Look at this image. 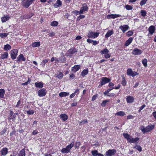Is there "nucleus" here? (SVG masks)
I'll return each instance as SVG.
<instances>
[{
	"label": "nucleus",
	"mask_w": 156,
	"mask_h": 156,
	"mask_svg": "<svg viewBox=\"0 0 156 156\" xmlns=\"http://www.w3.org/2000/svg\"><path fill=\"white\" fill-rule=\"evenodd\" d=\"M74 145V142H73L71 144L67 146L66 147L62 148L61 151V152L63 154L69 153Z\"/></svg>",
	"instance_id": "nucleus-1"
},
{
	"label": "nucleus",
	"mask_w": 156,
	"mask_h": 156,
	"mask_svg": "<svg viewBox=\"0 0 156 156\" xmlns=\"http://www.w3.org/2000/svg\"><path fill=\"white\" fill-rule=\"evenodd\" d=\"M154 128V126L151 125L148 126L146 128H144L143 126H142L140 129L143 133H145L146 132H149L151 130Z\"/></svg>",
	"instance_id": "nucleus-2"
},
{
	"label": "nucleus",
	"mask_w": 156,
	"mask_h": 156,
	"mask_svg": "<svg viewBox=\"0 0 156 156\" xmlns=\"http://www.w3.org/2000/svg\"><path fill=\"white\" fill-rule=\"evenodd\" d=\"M99 35V33L90 31L88 32L87 34V37L90 38H95L97 37Z\"/></svg>",
	"instance_id": "nucleus-3"
},
{
	"label": "nucleus",
	"mask_w": 156,
	"mask_h": 156,
	"mask_svg": "<svg viewBox=\"0 0 156 156\" xmlns=\"http://www.w3.org/2000/svg\"><path fill=\"white\" fill-rule=\"evenodd\" d=\"M126 74L128 76L134 77L138 74L136 72L132 71L131 69H128L127 70Z\"/></svg>",
	"instance_id": "nucleus-4"
},
{
	"label": "nucleus",
	"mask_w": 156,
	"mask_h": 156,
	"mask_svg": "<svg viewBox=\"0 0 156 156\" xmlns=\"http://www.w3.org/2000/svg\"><path fill=\"white\" fill-rule=\"evenodd\" d=\"M18 51L17 49H14L10 51V56L12 59L16 58L17 55Z\"/></svg>",
	"instance_id": "nucleus-5"
},
{
	"label": "nucleus",
	"mask_w": 156,
	"mask_h": 156,
	"mask_svg": "<svg viewBox=\"0 0 156 156\" xmlns=\"http://www.w3.org/2000/svg\"><path fill=\"white\" fill-rule=\"evenodd\" d=\"M32 4L29 0H22V5L24 7L28 8Z\"/></svg>",
	"instance_id": "nucleus-6"
},
{
	"label": "nucleus",
	"mask_w": 156,
	"mask_h": 156,
	"mask_svg": "<svg viewBox=\"0 0 156 156\" xmlns=\"http://www.w3.org/2000/svg\"><path fill=\"white\" fill-rule=\"evenodd\" d=\"M88 8L86 4H83L82 7L80 8V11H79V14H83L86 11H87Z\"/></svg>",
	"instance_id": "nucleus-7"
},
{
	"label": "nucleus",
	"mask_w": 156,
	"mask_h": 156,
	"mask_svg": "<svg viewBox=\"0 0 156 156\" xmlns=\"http://www.w3.org/2000/svg\"><path fill=\"white\" fill-rule=\"evenodd\" d=\"M46 94V90L44 88H42L37 92L38 95L40 97L45 96Z\"/></svg>",
	"instance_id": "nucleus-8"
},
{
	"label": "nucleus",
	"mask_w": 156,
	"mask_h": 156,
	"mask_svg": "<svg viewBox=\"0 0 156 156\" xmlns=\"http://www.w3.org/2000/svg\"><path fill=\"white\" fill-rule=\"evenodd\" d=\"M116 153V150L114 149L109 150L105 153L106 156H111L114 155Z\"/></svg>",
	"instance_id": "nucleus-9"
},
{
	"label": "nucleus",
	"mask_w": 156,
	"mask_h": 156,
	"mask_svg": "<svg viewBox=\"0 0 156 156\" xmlns=\"http://www.w3.org/2000/svg\"><path fill=\"white\" fill-rule=\"evenodd\" d=\"M142 51L140 49L137 48H134L132 52V54L135 55H139L142 53Z\"/></svg>",
	"instance_id": "nucleus-10"
},
{
	"label": "nucleus",
	"mask_w": 156,
	"mask_h": 156,
	"mask_svg": "<svg viewBox=\"0 0 156 156\" xmlns=\"http://www.w3.org/2000/svg\"><path fill=\"white\" fill-rule=\"evenodd\" d=\"M76 52V51L75 49H70L68 51V53L66 54V56H72V55L74 53Z\"/></svg>",
	"instance_id": "nucleus-11"
},
{
	"label": "nucleus",
	"mask_w": 156,
	"mask_h": 156,
	"mask_svg": "<svg viewBox=\"0 0 156 156\" xmlns=\"http://www.w3.org/2000/svg\"><path fill=\"white\" fill-rule=\"evenodd\" d=\"M111 80L110 79L106 77H103L101 79V85L102 86L105 84L109 82Z\"/></svg>",
	"instance_id": "nucleus-12"
},
{
	"label": "nucleus",
	"mask_w": 156,
	"mask_h": 156,
	"mask_svg": "<svg viewBox=\"0 0 156 156\" xmlns=\"http://www.w3.org/2000/svg\"><path fill=\"white\" fill-rule=\"evenodd\" d=\"M119 28L122 30L123 32L124 33L129 29V27L128 25H124L120 26Z\"/></svg>",
	"instance_id": "nucleus-13"
},
{
	"label": "nucleus",
	"mask_w": 156,
	"mask_h": 156,
	"mask_svg": "<svg viewBox=\"0 0 156 156\" xmlns=\"http://www.w3.org/2000/svg\"><path fill=\"white\" fill-rule=\"evenodd\" d=\"M148 30L151 35H152L155 31V27L154 26H151L148 28Z\"/></svg>",
	"instance_id": "nucleus-14"
},
{
	"label": "nucleus",
	"mask_w": 156,
	"mask_h": 156,
	"mask_svg": "<svg viewBox=\"0 0 156 156\" xmlns=\"http://www.w3.org/2000/svg\"><path fill=\"white\" fill-rule=\"evenodd\" d=\"M121 16L119 14H109L107 16L108 19H110L111 18L115 19V18Z\"/></svg>",
	"instance_id": "nucleus-15"
},
{
	"label": "nucleus",
	"mask_w": 156,
	"mask_h": 156,
	"mask_svg": "<svg viewBox=\"0 0 156 156\" xmlns=\"http://www.w3.org/2000/svg\"><path fill=\"white\" fill-rule=\"evenodd\" d=\"M18 114L17 113H13L11 112L10 113V115L9 117V119L10 120H12L13 121L15 120V119L16 117V115H18Z\"/></svg>",
	"instance_id": "nucleus-16"
},
{
	"label": "nucleus",
	"mask_w": 156,
	"mask_h": 156,
	"mask_svg": "<svg viewBox=\"0 0 156 156\" xmlns=\"http://www.w3.org/2000/svg\"><path fill=\"white\" fill-rule=\"evenodd\" d=\"M8 149L7 148L5 147L2 149L0 151V154L2 155L5 156L8 153Z\"/></svg>",
	"instance_id": "nucleus-17"
},
{
	"label": "nucleus",
	"mask_w": 156,
	"mask_h": 156,
	"mask_svg": "<svg viewBox=\"0 0 156 156\" xmlns=\"http://www.w3.org/2000/svg\"><path fill=\"white\" fill-rule=\"evenodd\" d=\"M21 60L23 61H25L26 60L25 58L24 57L23 55L22 54H21L19 55L17 58L16 61L17 62H19Z\"/></svg>",
	"instance_id": "nucleus-18"
},
{
	"label": "nucleus",
	"mask_w": 156,
	"mask_h": 156,
	"mask_svg": "<svg viewBox=\"0 0 156 156\" xmlns=\"http://www.w3.org/2000/svg\"><path fill=\"white\" fill-rule=\"evenodd\" d=\"M139 138H133L132 137H130L129 139L128 140V141L130 143L136 142L139 140Z\"/></svg>",
	"instance_id": "nucleus-19"
},
{
	"label": "nucleus",
	"mask_w": 156,
	"mask_h": 156,
	"mask_svg": "<svg viewBox=\"0 0 156 156\" xmlns=\"http://www.w3.org/2000/svg\"><path fill=\"white\" fill-rule=\"evenodd\" d=\"M126 101L127 103H132L133 102L134 98L131 96H128L126 98Z\"/></svg>",
	"instance_id": "nucleus-20"
},
{
	"label": "nucleus",
	"mask_w": 156,
	"mask_h": 156,
	"mask_svg": "<svg viewBox=\"0 0 156 156\" xmlns=\"http://www.w3.org/2000/svg\"><path fill=\"white\" fill-rule=\"evenodd\" d=\"M60 119H61L65 121L67 120L68 118V116L65 114H61L59 116Z\"/></svg>",
	"instance_id": "nucleus-21"
},
{
	"label": "nucleus",
	"mask_w": 156,
	"mask_h": 156,
	"mask_svg": "<svg viewBox=\"0 0 156 156\" xmlns=\"http://www.w3.org/2000/svg\"><path fill=\"white\" fill-rule=\"evenodd\" d=\"M80 68V66L79 65H75L72 68V70L74 72H76Z\"/></svg>",
	"instance_id": "nucleus-22"
},
{
	"label": "nucleus",
	"mask_w": 156,
	"mask_h": 156,
	"mask_svg": "<svg viewBox=\"0 0 156 156\" xmlns=\"http://www.w3.org/2000/svg\"><path fill=\"white\" fill-rule=\"evenodd\" d=\"M113 33L114 32L113 30H109L105 34V37L106 38H108L112 35Z\"/></svg>",
	"instance_id": "nucleus-23"
},
{
	"label": "nucleus",
	"mask_w": 156,
	"mask_h": 156,
	"mask_svg": "<svg viewBox=\"0 0 156 156\" xmlns=\"http://www.w3.org/2000/svg\"><path fill=\"white\" fill-rule=\"evenodd\" d=\"M8 54L7 52H4L2 54H1L0 58L2 59L7 58L8 57Z\"/></svg>",
	"instance_id": "nucleus-24"
},
{
	"label": "nucleus",
	"mask_w": 156,
	"mask_h": 156,
	"mask_svg": "<svg viewBox=\"0 0 156 156\" xmlns=\"http://www.w3.org/2000/svg\"><path fill=\"white\" fill-rule=\"evenodd\" d=\"M62 4V2L60 0H58L56 1V3L54 4V6L55 8H56L61 5Z\"/></svg>",
	"instance_id": "nucleus-25"
},
{
	"label": "nucleus",
	"mask_w": 156,
	"mask_h": 156,
	"mask_svg": "<svg viewBox=\"0 0 156 156\" xmlns=\"http://www.w3.org/2000/svg\"><path fill=\"white\" fill-rule=\"evenodd\" d=\"M25 152L24 149H22L18 154L17 156H25Z\"/></svg>",
	"instance_id": "nucleus-26"
},
{
	"label": "nucleus",
	"mask_w": 156,
	"mask_h": 156,
	"mask_svg": "<svg viewBox=\"0 0 156 156\" xmlns=\"http://www.w3.org/2000/svg\"><path fill=\"white\" fill-rule=\"evenodd\" d=\"M69 95V93L66 92H60L59 94V95L60 97H66L67 96H68Z\"/></svg>",
	"instance_id": "nucleus-27"
},
{
	"label": "nucleus",
	"mask_w": 156,
	"mask_h": 156,
	"mask_svg": "<svg viewBox=\"0 0 156 156\" xmlns=\"http://www.w3.org/2000/svg\"><path fill=\"white\" fill-rule=\"evenodd\" d=\"M60 61L62 63H64L65 62L66 60V58L64 56V54L63 52H62L61 53V57L60 58Z\"/></svg>",
	"instance_id": "nucleus-28"
},
{
	"label": "nucleus",
	"mask_w": 156,
	"mask_h": 156,
	"mask_svg": "<svg viewBox=\"0 0 156 156\" xmlns=\"http://www.w3.org/2000/svg\"><path fill=\"white\" fill-rule=\"evenodd\" d=\"M34 84L37 87L42 88L43 87V83L41 82H36Z\"/></svg>",
	"instance_id": "nucleus-29"
},
{
	"label": "nucleus",
	"mask_w": 156,
	"mask_h": 156,
	"mask_svg": "<svg viewBox=\"0 0 156 156\" xmlns=\"http://www.w3.org/2000/svg\"><path fill=\"white\" fill-rule=\"evenodd\" d=\"M9 19V16L7 15L5 16L2 17L1 18L2 21L3 23L5 22L6 21L8 20Z\"/></svg>",
	"instance_id": "nucleus-30"
},
{
	"label": "nucleus",
	"mask_w": 156,
	"mask_h": 156,
	"mask_svg": "<svg viewBox=\"0 0 156 156\" xmlns=\"http://www.w3.org/2000/svg\"><path fill=\"white\" fill-rule=\"evenodd\" d=\"M133 38H132V37L129 38L126 41V43L125 44V46H128L133 41Z\"/></svg>",
	"instance_id": "nucleus-31"
},
{
	"label": "nucleus",
	"mask_w": 156,
	"mask_h": 156,
	"mask_svg": "<svg viewBox=\"0 0 156 156\" xmlns=\"http://www.w3.org/2000/svg\"><path fill=\"white\" fill-rule=\"evenodd\" d=\"M109 52L107 48H105V49L101 50L100 52L101 55H104L107 54Z\"/></svg>",
	"instance_id": "nucleus-32"
},
{
	"label": "nucleus",
	"mask_w": 156,
	"mask_h": 156,
	"mask_svg": "<svg viewBox=\"0 0 156 156\" xmlns=\"http://www.w3.org/2000/svg\"><path fill=\"white\" fill-rule=\"evenodd\" d=\"M40 42H34L31 45L33 48L39 47L40 46Z\"/></svg>",
	"instance_id": "nucleus-33"
},
{
	"label": "nucleus",
	"mask_w": 156,
	"mask_h": 156,
	"mask_svg": "<svg viewBox=\"0 0 156 156\" xmlns=\"http://www.w3.org/2000/svg\"><path fill=\"white\" fill-rule=\"evenodd\" d=\"M63 76V74L62 72H59L56 74V77L59 79H62Z\"/></svg>",
	"instance_id": "nucleus-34"
},
{
	"label": "nucleus",
	"mask_w": 156,
	"mask_h": 156,
	"mask_svg": "<svg viewBox=\"0 0 156 156\" xmlns=\"http://www.w3.org/2000/svg\"><path fill=\"white\" fill-rule=\"evenodd\" d=\"M88 72V69H84L83 71L81 73V75L83 77H84V76L86 75H87Z\"/></svg>",
	"instance_id": "nucleus-35"
},
{
	"label": "nucleus",
	"mask_w": 156,
	"mask_h": 156,
	"mask_svg": "<svg viewBox=\"0 0 156 156\" xmlns=\"http://www.w3.org/2000/svg\"><path fill=\"white\" fill-rule=\"evenodd\" d=\"M11 47L9 44H7L4 46V49L5 51H8L10 49Z\"/></svg>",
	"instance_id": "nucleus-36"
},
{
	"label": "nucleus",
	"mask_w": 156,
	"mask_h": 156,
	"mask_svg": "<svg viewBox=\"0 0 156 156\" xmlns=\"http://www.w3.org/2000/svg\"><path fill=\"white\" fill-rule=\"evenodd\" d=\"M115 115L122 116L126 115V114L123 112L121 111L116 113L115 114Z\"/></svg>",
	"instance_id": "nucleus-37"
},
{
	"label": "nucleus",
	"mask_w": 156,
	"mask_h": 156,
	"mask_svg": "<svg viewBox=\"0 0 156 156\" xmlns=\"http://www.w3.org/2000/svg\"><path fill=\"white\" fill-rule=\"evenodd\" d=\"M5 90L4 89H0V97L2 98H4V94H5Z\"/></svg>",
	"instance_id": "nucleus-38"
},
{
	"label": "nucleus",
	"mask_w": 156,
	"mask_h": 156,
	"mask_svg": "<svg viewBox=\"0 0 156 156\" xmlns=\"http://www.w3.org/2000/svg\"><path fill=\"white\" fill-rule=\"evenodd\" d=\"M48 62V60L47 59H45L43 60L41 64V66L42 67H44L45 65V64L46 63Z\"/></svg>",
	"instance_id": "nucleus-39"
},
{
	"label": "nucleus",
	"mask_w": 156,
	"mask_h": 156,
	"mask_svg": "<svg viewBox=\"0 0 156 156\" xmlns=\"http://www.w3.org/2000/svg\"><path fill=\"white\" fill-rule=\"evenodd\" d=\"M110 101L109 100L106 99L103 101L101 103V105L102 107H105L106 105V103L109 102Z\"/></svg>",
	"instance_id": "nucleus-40"
},
{
	"label": "nucleus",
	"mask_w": 156,
	"mask_h": 156,
	"mask_svg": "<svg viewBox=\"0 0 156 156\" xmlns=\"http://www.w3.org/2000/svg\"><path fill=\"white\" fill-rule=\"evenodd\" d=\"M34 14L33 13H30L29 14H28L26 15H24V18L25 19H28L32 17L34 15Z\"/></svg>",
	"instance_id": "nucleus-41"
},
{
	"label": "nucleus",
	"mask_w": 156,
	"mask_h": 156,
	"mask_svg": "<svg viewBox=\"0 0 156 156\" xmlns=\"http://www.w3.org/2000/svg\"><path fill=\"white\" fill-rule=\"evenodd\" d=\"M122 82L121 83L123 86H125L126 84V82L125 79V77L124 76H122Z\"/></svg>",
	"instance_id": "nucleus-42"
},
{
	"label": "nucleus",
	"mask_w": 156,
	"mask_h": 156,
	"mask_svg": "<svg viewBox=\"0 0 156 156\" xmlns=\"http://www.w3.org/2000/svg\"><path fill=\"white\" fill-rule=\"evenodd\" d=\"M58 24V22L56 21H54L51 23V25L52 27L57 26Z\"/></svg>",
	"instance_id": "nucleus-43"
},
{
	"label": "nucleus",
	"mask_w": 156,
	"mask_h": 156,
	"mask_svg": "<svg viewBox=\"0 0 156 156\" xmlns=\"http://www.w3.org/2000/svg\"><path fill=\"white\" fill-rule=\"evenodd\" d=\"M91 153L93 156H97L98 154V151L97 150L92 151Z\"/></svg>",
	"instance_id": "nucleus-44"
},
{
	"label": "nucleus",
	"mask_w": 156,
	"mask_h": 156,
	"mask_svg": "<svg viewBox=\"0 0 156 156\" xmlns=\"http://www.w3.org/2000/svg\"><path fill=\"white\" fill-rule=\"evenodd\" d=\"M8 34L5 33H0V37L1 38H3L6 37Z\"/></svg>",
	"instance_id": "nucleus-45"
},
{
	"label": "nucleus",
	"mask_w": 156,
	"mask_h": 156,
	"mask_svg": "<svg viewBox=\"0 0 156 156\" xmlns=\"http://www.w3.org/2000/svg\"><path fill=\"white\" fill-rule=\"evenodd\" d=\"M134 148L137 149L140 152L142 150L141 147L139 145H136Z\"/></svg>",
	"instance_id": "nucleus-46"
},
{
	"label": "nucleus",
	"mask_w": 156,
	"mask_h": 156,
	"mask_svg": "<svg viewBox=\"0 0 156 156\" xmlns=\"http://www.w3.org/2000/svg\"><path fill=\"white\" fill-rule=\"evenodd\" d=\"M147 60L146 59H144L142 61V63L144 66L146 67L147 66Z\"/></svg>",
	"instance_id": "nucleus-47"
},
{
	"label": "nucleus",
	"mask_w": 156,
	"mask_h": 156,
	"mask_svg": "<svg viewBox=\"0 0 156 156\" xmlns=\"http://www.w3.org/2000/svg\"><path fill=\"white\" fill-rule=\"evenodd\" d=\"M123 136L127 140L129 139V138L130 137L129 135L127 133H124L123 134Z\"/></svg>",
	"instance_id": "nucleus-48"
},
{
	"label": "nucleus",
	"mask_w": 156,
	"mask_h": 156,
	"mask_svg": "<svg viewBox=\"0 0 156 156\" xmlns=\"http://www.w3.org/2000/svg\"><path fill=\"white\" fill-rule=\"evenodd\" d=\"M26 112L27 114L29 115H32L34 113V111L32 110L27 111Z\"/></svg>",
	"instance_id": "nucleus-49"
},
{
	"label": "nucleus",
	"mask_w": 156,
	"mask_h": 156,
	"mask_svg": "<svg viewBox=\"0 0 156 156\" xmlns=\"http://www.w3.org/2000/svg\"><path fill=\"white\" fill-rule=\"evenodd\" d=\"M133 34V32L132 30L128 31L126 33V35L128 37L132 36Z\"/></svg>",
	"instance_id": "nucleus-50"
},
{
	"label": "nucleus",
	"mask_w": 156,
	"mask_h": 156,
	"mask_svg": "<svg viewBox=\"0 0 156 156\" xmlns=\"http://www.w3.org/2000/svg\"><path fill=\"white\" fill-rule=\"evenodd\" d=\"M7 127H5L1 131V134L2 135L4 134L7 131Z\"/></svg>",
	"instance_id": "nucleus-51"
},
{
	"label": "nucleus",
	"mask_w": 156,
	"mask_h": 156,
	"mask_svg": "<svg viewBox=\"0 0 156 156\" xmlns=\"http://www.w3.org/2000/svg\"><path fill=\"white\" fill-rule=\"evenodd\" d=\"M125 7L126 9L128 10H132L133 9V7L132 6L128 5H126Z\"/></svg>",
	"instance_id": "nucleus-52"
},
{
	"label": "nucleus",
	"mask_w": 156,
	"mask_h": 156,
	"mask_svg": "<svg viewBox=\"0 0 156 156\" xmlns=\"http://www.w3.org/2000/svg\"><path fill=\"white\" fill-rule=\"evenodd\" d=\"M140 13L142 16H145L146 14V12L144 10H142L141 11Z\"/></svg>",
	"instance_id": "nucleus-53"
},
{
	"label": "nucleus",
	"mask_w": 156,
	"mask_h": 156,
	"mask_svg": "<svg viewBox=\"0 0 156 156\" xmlns=\"http://www.w3.org/2000/svg\"><path fill=\"white\" fill-rule=\"evenodd\" d=\"M87 119H84L82 120L80 122V124L81 125H83L87 123Z\"/></svg>",
	"instance_id": "nucleus-54"
},
{
	"label": "nucleus",
	"mask_w": 156,
	"mask_h": 156,
	"mask_svg": "<svg viewBox=\"0 0 156 156\" xmlns=\"http://www.w3.org/2000/svg\"><path fill=\"white\" fill-rule=\"evenodd\" d=\"M147 0H142L140 2V5L141 6H142L143 5H144L146 3V2Z\"/></svg>",
	"instance_id": "nucleus-55"
},
{
	"label": "nucleus",
	"mask_w": 156,
	"mask_h": 156,
	"mask_svg": "<svg viewBox=\"0 0 156 156\" xmlns=\"http://www.w3.org/2000/svg\"><path fill=\"white\" fill-rule=\"evenodd\" d=\"M111 55L108 53L104 55V57L106 58H109L111 57Z\"/></svg>",
	"instance_id": "nucleus-56"
},
{
	"label": "nucleus",
	"mask_w": 156,
	"mask_h": 156,
	"mask_svg": "<svg viewBox=\"0 0 156 156\" xmlns=\"http://www.w3.org/2000/svg\"><path fill=\"white\" fill-rule=\"evenodd\" d=\"M80 145V142H76L75 144V147L76 148H78L79 147Z\"/></svg>",
	"instance_id": "nucleus-57"
},
{
	"label": "nucleus",
	"mask_w": 156,
	"mask_h": 156,
	"mask_svg": "<svg viewBox=\"0 0 156 156\" xmlns=\"http://www.w3.org/2000/svg\"><path fill=\"white\" fill-rule=\"evenodd\" d=\"M30 78H28V81H27L26 82H25V83H22V85H27L30 82Z\"/></svg>",
	"instance_id": "nucleus-58"
},
{
	"label": "nucleus",
	"mask_w": 156,
	"mask_h": 156,
	"mask_svg": "<svg viewBox=\"0 0 156 156\" xmlns=\"http://www.w3.org/2000/svg\"><path fill=\"white\" fill-rule=\"evenodd\" d=\"M115 96V94L113 93H109L107 94V96L108 97H114Z\"/></svg>",
	"instance_id": "nucleus-59"
},
{
	"label": "nucleus",
	"mask_w": 156,
	"mask_h": 156,
	"mask_svg": "<svg viewBox=\"0 0 156 156\" xmlns=\"http://www.w3.org/2000/svg\"><path fill=\"white\" fill-rule=\"evenodd\" d=\"M85 17V16L83 15H81L77 18L78 20H80L81 19Z\"/></svg>",
	"instance_id": "nucleus-60"
},
{
	"label": "nucleus",
	"mask_w": 156,
	"mask_h": 156,
	"mask_svg": "<svg viewBox=\"0 0 156 156\" xmlns=\"http://www.w3.org/2000/svg\"><path fill=\"white\" fill-rule=\"evenodd\" d=\"M48 35L49 36L52 37L55 35V34L54 32H52L49 33Z\"/></svg>",
	"instance_id": "nucleus-61"
},
{
	"label": "nucleus",
	"mask_w": 156,
	"mask_h": 156,
	"mask_svg": "<svg viewBox=\"0 0 156 156\" xmlns=\"http://www.w3.org/2000/svg\"><path fill=\"white\" fill-rule=\"evenodd\" d=\"M97 97V95H94L92 98V101H94L96 98Z\"/></svg>",
	"instance_id": "nucleus-62"
},
{
	"label": "nucleus",
	"mask_w": 156,
	"mask_h": 156,
	"mask_svg": "<svg viewBox=\"0 0 156 156\" xmlns=\"http://www.w3.org/2000/svg\"><path fill=\"white\" fill-rule=\"evenodd\" d=\"M87 41L89 43H92L93 40L90 39H87Z\"/></svg>",
	"instance_id": "nucleus-63"
},
{
	"label": "nucleus",
	"mask_w": 156,
	"mask_h": 156,
	"mask_svg": "<svg viewBox=\"0 0 156 156\" xmlns=\"http://www.w3.org/2000/svg\"><path fill=\"white\" fill-rule=\"evenodd\" d=\"M99 43L98 41H93L92 44L94 45H95Z\"/></svg>",
	"instance_id": "nucleus-64"
}]
</instances>
